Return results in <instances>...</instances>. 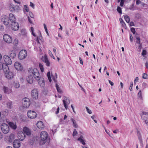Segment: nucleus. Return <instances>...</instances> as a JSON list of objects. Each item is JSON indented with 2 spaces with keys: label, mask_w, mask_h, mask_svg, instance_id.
I'll return each instance as SVG.
<instances>
[{
  "label": "nucleus",
  "mask_w": 148,
  "mask_h": 148,
  "mask_svg": "<svg viewBox=\"0 0 148 148\" xmlns=\"http://www.w3.org/2000/svg\"><path fill=\"white\" fill-rule=\"evenodd\" d=\"M40 137L41 140L40 144V145H42L45 143L48 137L47 133L45 131L41 132L40 134Z\"/></svg>",
  "instance_id": "1"
},
{
  "label": "nucleus",
  "mask_w": 148,
  "mask_h": 148,
  "mask_svg": "<svg viewBox=\"0 0 148 148\" xmlns=\"http://www.w3.org/2000/svg\"><path fill=\"white\" fill-rule=\"evenodd\" d=\"M3 69L4 72L5 73V77L8 79L12 78L13 75L12 73L9 72V69L8 66L6 65L4 67L3 65Z\"/></svg>",
  "instance_id": "2"
},
{
  "label": "nucleus",
  "mask_w": 148,
  "mask_h": 148,
  "mask_svg": "<svg viewBox=\"0 0 148 148\" xmlns=\"http://www.w3.org/2000/svg\"><path fill=\"white\" fill-rule=\"evenodd\" d=\"M1 129L2 132L7 134L9 132V125L5 123H3L1 126Z\"/></svg>",
  "instance_id": "3"
},
{
  "label": "nucleus",
  "mask_w": 148,
  "mask_h": 148,
  "mask_svg": "<svg viewBox=\"0 0 148 148\" xmlns=\"http://www.w3.org/2000/svg\"><path fill=\"white\" fill-rule=\"evenodd\" d=\"M27 55V52L25 50H21L19 52L18 55V58L22 60L25 58Z\"/></svg>",
  "instance_id": "4"
},
{
  "label": "nucleus",
  "mask_w": 148,
  "mask_h": 148,
  "mask_svg": "<svg viewBox=\"0 0 148 148\" xmlns=\"http://www.w3.org/2000/svg\"><path fill=\"white\" fill-rule=\"evenodd\" d=\"M23 107L27 108L30 105V102L29 99L27 98H25L23 99L22 100Z\"/></svg>",
  "instance_id": "5"
},
{
  "label": "nucleus",
  "mask_w": 148,
  "mask_h": 148,
  "mask_svg": "<svg viewBox=\"0 0 148 148\" xmlns=\"http://www.w3.org/2000/svg\"><path fill=\"white\" fill-rule=\"evenodd\" d=\"M141 117L145 123L147 125L148 123V112H143Z\"/></svg>",
  "instance_id": "6"
},
{
  "label": "nucleus",
  "mask_w": 148,
  "mask_h": 148,
  "mask_svg": "<svg viewBox=\"0 0 148 148\" xmlns=\"http://www.w3.org/2000/svg\"><path fill=\"white\" fill-rule=\"evenodd\" d=\"M3 38L4 41L7 43H10L12 42V38L8 34H4Z\"/></svg>",
  "instance_id": "7"
},
{
  "label": "nucleus",
  "mask_w": 148,
  "mask_h": 148,
  "mask_svg": "<svg viewBox=\"0 0 148 148\" xmlns=\"http://www.w3.org/2000/svg\"><path fill=\"white\" fill-rule=\"evenodd\" d=\"M38 92L36 89H34L31 92V96L32 98L35 99H37L38 98Z\"/></svg>",
  "instance_id": "8"
},
{
  "label": "nucleus",
  "mask_w": 148,
  "mask_h": 148,
  "mask_svg": "<svg viewBox=\"0 0 148 148\" xmlns=\"http://www.w3.org/2000/svg\"><path fill=\"white\" fill-rule=\"evenodd\" d=\"M1 22L6 25H8L10 23V21L7 16H1Z\"/></svg>",
  "instance_id": "9"
},
{
  "label": "nucleus",
  "mask_w": 148,
  "mask_h": 148,
  "mask_svg": "<svg viewBox=\"0 0 148 148\" xmlns=\"http://www.w3.org/2000/svg\"><path fill=\"white\" fill-rule=\"evenodd\" d=\"M23 132L25 135V134L27 136H29L31 135V131L30 129L29 128L25 127L23 129Z\"/></svg>",
  "instance_id": "10"
},
{
  "label": "nucleus",
  "mask_w": 148,
  "mask_h": 148,
  "mask_svg": "<svg viewBox=\"0 0 148 148\" xmlns=\"http://www.w3.org/2000/svg\"><path fill=\"white\" fill-rule=\"evenodd\" d=\"M27 115L30 119H34L37 116L36 113L34 111H29L27 112Z\"/></svg>",
  "instance_id": "11"
},
{
  "label": "nucleus",
  "mask_w": 148,
  "mask_h": 148,
  "mask_svg": "<svg viewBox=\"0 0 148 148\" xmlns=\"http://www.w3.org/2000/svg\"><path fill=\"white\" fill-rule=\"evenodd\" d=\"M3 59L6 64L10 65L12 63V60L9 56L7 55H4Z\"/></svg>",
  "instance_id": "12"
},
{
  "label": "nucleus",
  "mask_w": 148,
  "mask_h": 148,
  "mask_svg": "<svg viewBox=\"0 0 148 148\" xmlns=\"http://www.w3.org/2000/svg\"><path fill=\"white\" fill-rule=\"evenodd\" d=\"M32 74L34 78L36 79L38 78H39V77L40 76L38 70L36 68H34L33 69Z\"/></svg>",
  "instance_id": "13"
},
{
  "label": "nucleus",
  "mask_w": 148,
  "mask_h": 148,
  "mask_svg": "<svg viewBox=\"0 0 148 148\" xmlns=\"http://www.w3.org/2000/svg\"><path fill=\"white\" fill-rule=\"evenodd\" d=\"M10 24L11 25V28L12 30L16 31L18 29L19 26L18 24L16 21Z\"/></svg>",
  "instance_id": "14"
},
{
  "label": "nucleus",
  "mask_w": 148,
  "mask_h": 148,
  "mask_svg": "<svg viewBox=\"0 0 148 148\" xmlns=\"http://www.w3.org/2000/svg\"><path fill=\"white\" fill-rule=\"evenodd\" d=\"M64 99L63 100L64 106L66 110L68 108L67 105L70 102L69 99H67L66 97H64Z\"/></svg>",
  "instance_id": "15"
},
{
  "label": "nucleus",
  "mask_w": 148,
  "mask_h": 148,
  "mask_svg": "<svg viewBox=\"0 0 148 148\" xmlns=\"http://www.w3.org/2000/svg\"><path fill=\"white\" fill-rule=\"evenodd\" d=\"M15 68L18 71H22L23 67L21 64L18 62H16L14 64Z\"/></svg>",
  "instance_id": "16"
},
{
  "label": "nucleus",
  "mask_w": 148,
  "mask_h": 148,
  "mask_svg": "<svg viewBox=\"0 0 148 148\" xmlns=\"http://www.w3.org/2000/svg\"><path fill=\"white\" fill-rule=\"evenodd\" d=\"M36 80H37L38 84L40 86H43L45 85V82L44 78L41 76L39 77V78H38Z\"/></svg>",
  "instance_id": "17"
},
{
  "label": "nucleus",
  "mask_w": 148,
  "mask_h": 148,
  "mask_svg": "<svg viewBox=\"0 0 148 148\" xmlns=\"http://www.w3.org/2000/svg\"><path fill=\"white\" fill-rule=\"evenodd\" d=\"M9 20L10 23L16 21V18L14 16L12 13H10L9 15Z\"/></svg>",
  "instance_id": "18"
},
{
  "label": "nucleus",
  "mask_w": 148,
  "mask_h": 148,
  "mask_svg": "<svg viewBox=\"0 0 148 148\" xmlns=\"http://www.w3.org/2000/svg\"><path fill=\"white\" fill-rule=\"evenodd\" d=\"M20 141L18 140H15L13 143V146L14 148H19L20 146Z\"/></svg>",
  "instance_id": "19"
},
{
  "label": "nucleus",
  "mask_w": 148,
  "mask_h": 148,
  "mask_svg": "<svg viewBox=\"0 0 148 148\" xmlns=\"http://www.w3.org/2000/svg\"><path fill=\"white\" fill-rule=\"evenodd\" d=\"M12 7L10 9V11L13 10L14 11H18L20 10V7L18 5H16L15 6L11 5Z\"/></svg>",
  "instance_id": "20"
},
{
  "label": "nucleus",
  "mask_w": 148,
  "mask_h": 148,
  "mask_svg": "<svg viewBox=\"0 0 148 148\" xmlns=\"http://www.w3.org/2000/svg\"><path fill=\"white\" fill-rule=\"evenodd\" d=\"M26 80L28 83L31 84L33 82L34 79L32 75H29L27 77Z\"/></svg>",
  "instance_id": "21"
},
{
  "label": "nucleus",
  "mask_w": 148,
  "mask_h": 148,
  "mask_svg": "<svg viewBox=\"0 0 148 148\" xmlns=\"http://www.w3.org/2000/svg\"><path fill=\"white\" fill-rule=\"evenodd\" d=\"M8 110L7 109H5L3 110L1 112V113L0 111V118L1 116V115L4 116H7L8 114Z\"/></svg>",
  "instance_id": "22"
},
{
  "label": "nucleus",
  "mask_w": 148,
  "mask_h": 148,
  "mask_svg": "<svg viewBox=\"0 0 148 148\" xmlns=\"http://www.w3.org/2000/svg\"><path fill=\"white\" fill-rule=\"evenodd\" d=\"M19 139L21 140H24L25 137V135L23 132L19 133L18 134Z\"/></svg>",
  "instance_id": "23"
},
{
  "label": "nucleus",
  "mask_w": 148,
  "mask_h": 148,
  "mask_svg": "<svg viewBox=\"0 0 148 148\" xmlns=\"http://www.w3.org/2000/svg\"><path fill=\"white\" fill-rule=\"evenodd\" d=\"M14 139V134H11L8 137L7 139L10 143L12 142Z\"/></svg>",
  "instance_id": "24"
},
{
  "label": "nucleus",
  "mask_w": 148,
  "mask_h": 148,
  "mask_svg": "<svg viewBox=\"0 0 148 148\" xmlns=\"http://www.w3.org/2000/svg\"><path fill=\"white\" fill-rule=\"evenodd\" d=\"M37 126L39 129H42L44 127V125L41 121H38L36 124Z\"/></svg>",
  "instance_id": "25"
},
{
  "label": "nucleus",
  "mask_w": 148,
  "mask_h": 148,
  "mask_svg": "<svg viewBox=\"0 0 148 148\" xmlns=\"http://www.w3.org/2000/svg\"><path fill=\"white\" fill-rule=\"evenodd\" d=\"M3 89L4 93H5L8 94L11 92V90L8 87L4 86L3 88Z\"/></svg>",
  "instance_id": "26"
},
{
  "label": "nucleus",
  "mask_w": 148,
  "mask_h": 148,
  "mask_svg": "<svg viewBox=\"0 0 148 148\" xmlns=\"http://www.w3.org/2000/svg\"><path fill=\"white\" fill-rule=\"evenodd\" d=\"M12 102L10 101L7 102L6 105L8 108L10 109H11L12 108L13 106H12Z\"/></svg>",
  "instance_id": "27"
},
{
  "label": "nucleus",
  "mask_w": 148,
  "mask_h": 148,
  "mask_svg": "<svg viewBox=\"0 0 148 148\" xmlns=\"http://www.w3.org/2000/svg\"><path fill=\"white\" fill-rule=\"evenodd\" d=\"M10 57L12 58H14L16 56V53L14 51L12 50L11 51L10 55Z\"/></svg>",
  "instance_id": "28"
},
{
  "label": "nucleus",
  "mask_w": 148,
  "mask_h": 148,
  "mask_svg": "<svg viewBox=\"0 0 148 148\" xmlns=\"http://www.w3.org/2000/svg\"><path fill=\"white\" fill-rule=\"evenodd\" d=\"M45 63L46 64V65L48 66H50V63L48 60L47 58L46 57H45Z\"/></svg>",
  "instance_id": "29"
},
{
  "label": "nucleus",
  "mask_w": 148,
  "mask_h": 148,
  "mask_svg": "<svg viewBox=\"0 0 148 148\" xmlns=\"http://www.w3.org/2000/svg\"><path fill=\"white\" fill-rule=\"evenodd\" d=\"M9 125L10 127L14 129H16V126L14 123L11 122L10 123Z\"/></svg>",
  "instance_id": "30"
},
{
  "label": "nucleus",
  "mask_w": 148,
  "mask_h": 148,
  "mask_svg": "<svg viewBox=\"0 0 148 148\" xmlns=\"http://www.w3.org/2000/svg\"><path fill=\"white\" fill-rule=\"evenodd\" d=\"M71 120L73 122V126L75 128H77L78 127V125L77 124L76 122L72 118L71 119Z\"/></svg>",
  "instance_id": "31"
},
{
  "label": "nucleus",
  "mask_w": 148,
  "mask_h": 148,
  "mask_svg": "<svg viewBox=\"0 0 148 148\" xmlns=\"http://www.w3.org/2000/svg\"><path fill=\"white\" fill-rule=\"evenodd\" d=\"M124 18L126 21L127 23H129L130 22V18L129 16L127 15L124 16Z\"/></svg>",
  "instance_id": "32"
},
{
  "label": "nucleus",
  "mask_w": 148,
  "mask_h": 148,
  "mask_svg": "<svg viewBox=\"0 0 148 148\" xmlns=\"http://www.w3.org/2000/svg\"><path fill=\"white\" fill-rule=\"evenodd\" d=\"M120 21L121 23V24L122 26L125 27H126V24L125 22L123 21V20L121 18H120Z\"/></svg>",
  "instance_id": "33"
},
{
  "label": "nucleus",
  "mask_w": 148,
  "mask_h": 148,
  "mask_svg": "<svg viewBox=\"0 0 148 148\" xmlns=\"http://www.w3.org/2000/svg\"><path fill=\"white\" fill-rule=\"evenodd\" d=\"M56 87L57 90L58 92L60 93L62 92L61 90L60 89V88L58 86L57 83L56 84Z\"/></svg>",
  "instance_id": "34"
},
{
  "label": "nucleus",
  "mask_w": 148,
  "mask_h": 148,
  "mask_svg": "<svg viewBox=\"0 0 148 148\" xmlns=\"http://www.w3.org/2000/svg\"><path fill=\"white\" fill-rule=\"evenodd\" d=\"M136 42L139 45H140V44H142L141 43L140 41V38L139 37H136Z\"/></svg>",
  "instance_id": "35"
},
{
  "label": "nucleus",
  "mask_w": 148,
  "mask_h": 148,
  "mask_svg": "<svg viewBox=\"0 0 148 148\" xmlns=\"http://www.w3.org/2000/svg\"><path fill=\"white\" fill-rule=\"evenodd\" d=\"M47 76L49 82H51V77L50 72L49 71L47 73Z\"/></svg>",
  "instance_id": "36"
},
{
  "label": "nucleus",
  "mask_w": 148,
  "mask_h": 148,
  "mask_svg": "<svg viewBox=\"0 0 148 148\" xmlns=\"http://www.w3.org/2000/svg\"><path fill=\"white\" fill-rule=\"evenodd\" d=\"M21 35H22L24 36H25L26 34V32L25 29H22L21 30Z\"/></svg>",
  "instance_id": "37"
},
{
  "label": "nucleus",
  "mask_w": 148,
  "mask_h": 148,
  "mask_svg": "<svg viewBox=\"0 0 148 148\" xmlns=\"http://www.w3.org/2000/svg\"><path fill=\"white\" fill-rule=\"evenodd\" d=\"M39 66L40 69L41 71L42 72H43L44 71V68L43 65L41 63H40L39 64Z\"/></svg>",
  "instance_id": "38"
},
{
  "label": "nucleus",
  "mask_w": 148,
  "mask_h": 148,
  "mask_svg": "<svg viewBox=\"0 0 148 148\" xmlns=\"http://www.w3.org/2000/svg\"><path fill=\"white\" fill-rule=\"evenodd\" d=\"M79 141L80 143H82V144H83L84 145H85V143L84 141V140H83V139H81L80 138H78L77 139Z\"/></svg>",
  "instance_id": "39"
},
{
  "label": "nucleus",
  "mask_w": 148,
  "mask_h": 148,
  "mask_svg": "<svg viewBox=\"0 0 148 148\" xmlns=\"http://www.w3.org/2000/svg\"><path fill=\"white\" fill-rule=\"evenodd\" d=\"M142 77L144 79H148V75L146 73H144Z\"/></svg>",
  "instance_id": "40"
},
{
  "label": "nucleus",
  "mask_w": 148,
  "mask_h": 148,
  "mask_svg": "<svg viewBox=\"0 0 148 148\" xmlns=\"http://www.w3.org/2000/svg\"><path fill=\"white\" fill-rule=\"evenodd\" d=\"M117 10L120 14H121L122 13L121 8L120 7L118 6L117 7Z\"/></svg>",
  "instance_id": "41"
},
{
  "label": "nucleus",
  "mask_w": 148,
  "mask_h": 148,
  "mask_svg": "<svg viewBox=\"0 0 148 148\" xmlns=\"http://www.w3.org/2000/svg\"><path fill=\"white\" fill-rule=\"evenodd\" d=\"M77 131H76V129H74L73 132V135L74 137L75 136H76L77 135Z\"/></svg>",
  "instance_id": "42"
},
{
  "label": "nucleus",
  "mask_w": 148,
  "mask_h": 148,
  "mask_svg": "<svg viewBox=\"0 0 148 148\" xmlns=\"http://www.w3.org/2000/svg\"><path fill=\"white\" fill-rule=\"evenodd\" d=\"M86 110L87 111L89 114H91L92 113L91 111L89 110V109L87 107H86Z\"/></svg>",
  "instance_id": "43"
},
{
  "label": "nucleus",
  "mask_w": 148,
  "mask_h": 148,
  "mask_svg": "<svg viewBox=\"0 0 148 148\" xmlns=\"http://www.w3.org/2000/svg\"><path fill=\"white\" fill-rule=\"evenodd\" d=\"M133 85V82H130V85L129 87V89L130 91H132V90Z\"/></svg>",
  "instance_id": "44"
},
{
  "label": "nucleus",
  "mask_w": 148,
  "mask_h": 148,
  "mask_svg": "<svg viewBox=\"0 0 148 148\" xmlns=\"http://www.w3.org/2000/svg\"><path fill=\"white\" fill-rule=\"evenodd\" d=\"M49 56L51 57L52 58H53L54 59H55V58L53 56V54H52L51 52L50 51H49Z\"/></svg>",
  "instance_id": "45"
},
{
  "label": "nucleus",
  "mask_w": 148,
  "mask_h": 148,
  "mask_svg": "<svg viewBox=\"0 0 148 148\" xmlns=\"http://www.w3.org/2000/svg\"><path fill=\"white\" fill-rule=\"evenodd\" d=\"M131 31L133 33V34H134L136 32L135 29L134 27H132L131 28Z\"/></svg>",
  "instance_id": "46"
},
{
  "label": "nucleus",
  "mask_w": 148,
  "mask_h": 148,
  "mask_svg": "<svg viewBox=\"0 0 148 148\" xmlns=\"http://www.w3.org/2000/svg\"><path fill=\"white\" fill-rule=\"evenodd\" d=\"M142 44H140V45H139L138 46V50L140 52V50L142 47Z\"/></svg>",
  "instance_id": "47"
},
{
  "label": "nucleus",
  "mask_w": 148,
  "mask_h": 148,
  "mask_svg": "<svg viewBox=\"0 0 148 148\" xmlns=\"http://www.w3.org/2000/svg\"><path fill=\"white\" fill-rule=\"evenodd\" d=\"M142 55L144 56L146 54V51L145 50H143L142 53Z\"/></svg>",
  "instance_id": "48"
},
{
  "label": "nucleus",
  "mask_w": 148,
  "mask_h": 148,
  "mask_svg": "<svg viewBox=\"0 0 148 148\" xmlns=\"http://www.w3.org/2000/svg\"><path fill=\"white\" fill-rule=\"evenodd\" d=\"M24 7L25 10L26 11V12H28L29 11V9L27 5H25L24 6Z\"/></svg>",
  "instance_id": "49"
},
{
  "label": "nucleus",
  "mask_w": 148,
  "mask_h": 148,
  "mask_svg": "<svg viewBox=\"0 0 148 148\" xmlns=\"http://www.w3.org/2000/svg\"><path fill=\"white\" fill-rule=\"evenodd\" d=\"M124 1L125 0H121V1L120 3V5L122 7L123 6Z\"/></svg>",
  "instance_id": "50"
},
{
  "label": "nucleus",
  "mask_w": 148,
  "mask_h": 148,
  "mask_svg": "<svg viewBox=\"0 0 148 148\" xmlns=\"http://www.w3.org/2000/svg\"><path fill=\"white\" fill-rule=\"evenodd\" d=\"M28 20L29 22L30 23L32 24L33 23L32 21V19L30 18L29 16L28 17Z\"/></svg>",
  "instance_id": "51"
},
{
  "label": "nucleus",
  "mask_w": 148,
  "mask_h": 148,
  "mask_svg": "<svg viewBox=\"0 0 148 148\" xmlns=\"http://www.w3.org/2000/svg\"><path fill=\"white\" fill-rule=\"evenodd\" d=\"M15 87L16 88H18L20 87L19 84L18 83H16L15 84Z\"/></svg>",
  "instance_id": "52"
},
{
  "label": "nucleus",
  "mask_w": 148,
  "mask_h": 148,
  "mask_svg": "<svg viewBox=\"0 0 148 148\" xmlns=\"http://www.w3.org/2000/svg\"><path fill=\"white\" fill-rule=\"evenodd\" d=\"M141 2L139 0H137L136 1V3L137 5H138L139 4L141 3Z\"/></svg>",
  "instance_id": "53"
},
{
  "label": "nucleus",
  "mask_w": 148,
  "mask_h": 148,
  "mask_svg": "<svg viewBox=\"0 0 148 148\" xmlns=\"http://www.w3.org/2000/svg\"><path fill=\"white\" fill-rule=\"evenodd\" d=\"M133 37L132 36V34H130V41L131 42H132L133 41Z\"/></svg>",
  "instance_id": "54"
},
{
  "label": "nucleus",
  "mask_w": 148,
  "mask_h": 148,
  "mask_svg": "<svg viewBox=\"0 0 148 148\" xmlns=\"http://www.w3.org/2000/svg\"><path fill=\"white\" fill-rule=\"evenodd\" d=\"M30 6L33 8H34V4L33 3H32L30 2Z\"/></svg>",
  "instance_id": "55"
},
{
  "label": "nucleus",
  "mask_w": 148,
  "mask_h": 148,
  "mask_svg": "<svg viewBox=\"0 0 148 148\" xmlns=\"http://www.w3.org/2000/svg\"><path fill=\"white\" fill-rule=\"evenodd\" d=\"M130 26H134V23L133 22H131L129 24Z\"/></svg>",
  "instance_id": "56"
},
{
  "label": "nucleus",
  "mask_w": 148,
  "mask_h": 148,
  "mask_svg": "<svg viewBox=\"0 0 148 148\" xmlns=\"http://www.w3.org/2000/svg\"><path fill=\"white\" fill-rule=\"evenodd\" d=\"M55 75L56 76V78L55 77H53V79L55 82H56V79L57 78V75L56 73H55Z\"/></svg>",
  "instance_id": "57"
},
{
  "label": "nucleus",
  "mask_w": 148,
  "mask_h": 148,
  "mask_svg": "<svg viewBox=\"0 0 148 148\" xmlns=\"http://www.w3.org/2000/svg\"><path fill=\"white\" fill-rule=\"evenodd\" d=\"M138 97H141V90H140V91L138 92Z\"/></svg>",
  "instance_id": "58"
},
{
  "label": "nucleus",
  "mask_w": 148,
  "mask_h": 148,
  "mask_svg": "<svg viewBox=\"0 0 148 148\" xmlns=\"http://www.w3.org/2000/svg\"><path fill=\"white\" fill-rule=\"evenodd\" d=\"M108 82L112 86L114 85V83L112 82L110 80H108Z\"/></svg>",
  "instance_id": "59"
},
{
  "label": "nucleus",
  "mask_w": 148,
  "mask_h": 148,
  "mask_svg": "<svg viewBox=\"0 0 148 148\" xmlns=\"http://www.w3.org/2000/svg\"><path fill=\"white\" fill-rule=\"evenodd\" d=\"M79 60L80 61V63L82 64H83V62L82 60L81 59V58L80 57H79Z\"/></svg>",
  "instance_id": "60"
},
{
  "label": "nucleus",
  "mask_w": 148,
  "mask_h": 148,
  "mask_svg": "<svg viewBox=\"0 0 148 148\" xmlns=\"http://www.w3.org/2000/svg\"><path fill=\"white\" fill-rule=\"evenodd\" d=\"M30 16L32 18H34V15L32 13H29Z\"/></svg>",
  "instance_id": "61"
},
{
  "label": "nucleus",
  "mask_w": 148,
  "mask_h": 148,
  "mask_svg": "<svg viewBox=\"0 0 148 148\" xmlns=\"http://www.w3.org/2000/svg\"><path fill=\"white\" fill-rule=\"evenodd\" d=\"M14 2L16 3H18V4H20L21 3V2H19V1H16V0H13Z\"/></svg>",
  "instance_id": "62"
},
{
  "label": "nucleus",
  "mask_w": 148,
  "mask_h": 148,
  "mask_svg": "<svg viewBox=\"0 0 148 148\" xmlns=\"http://www.w3.org/2000/svg\"><path fill=\"white\" fill-rule=\"evenodd\" d=\"M59 110H60V109H59V108L58 107L57 109V111L56 112V114H58L59 112Z\"/></svg>",
  "instance_id": "63"
},
{
  "label": "nucleus",
  "mask_w": 148,
  "mask_h": 148,
  "mask_svg": "<svg viewBox=\"0 0 148 148\" xmlns=\"http://www.w3.org/2000/svg\"><path fill=\"white\" fill-rule=\"evenodd\" d=\"M145 66H146L147 68H148V62H147L145 63Z\"/></svg>",
  "instance_id": "64"
}]
</instances>
